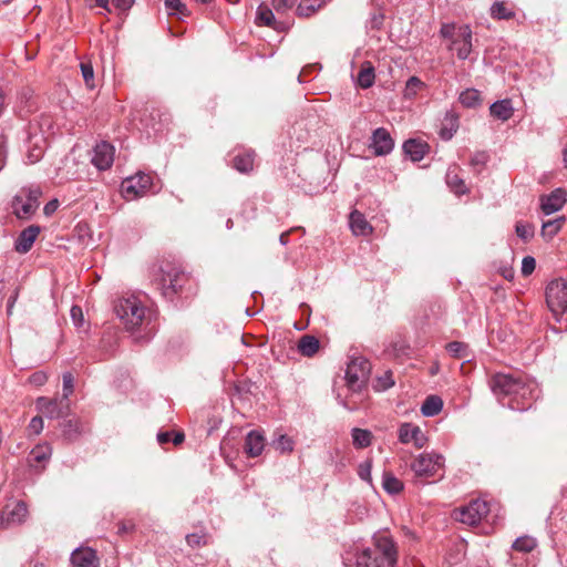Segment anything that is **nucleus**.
Returning a JSON list of instances; mask_svg holds the SVG:
<instances>
[{"label":"nucleus","instance_id":"nucleus-1","mask_svg":"<svg viewBox=\"0 0 567 567\" xmlns=\"http://www.w3.org/2000/svg\"><path fill=\"white\" fill-rule=\"evenodd\" d=\"M489 386L497 400L515 411H526L539 396L538 384L520 371L498 372L489 380Z\"/></svg>","mask_w":567,"mask_h":567},{"label":"nucleus","instance_id":"nucleus-2","mask_svg":"<svg viewBox=\"0 0 567 567\" xmlns=\"http://www.w3.org/2000/svg\"><path fill=\"white\" fill-rule=\"evenodd\" d=\"M440 34L450 41L449 49L455 51L458 59L465 60L470 56L473 33L468 24L443 23Z\"/></svg>","mask_w":567,"mask_h":567},{"label":"nucleus","instance_id":"nucleus-3","mask_svg":"<svg viewBox=\"0 0 567 567\" xmlns=\"http://www.w3.org/2000/svg\"><path fill=\"white\" fill-rule=\"evenodd\" d=\"M114 310L116 316L124 323L126 330L130 331H134L138 328L145 317V307L134 296L120 299Z\"/></svg>","mask_w":567,"mask_h":567},{"label":"nucleus","instance_id":"nucleus-4","mask_svg":"<svg viewBox=\"0 0 567 567\" xmlns=\"http://www.w3.org/2000/svg\"><path fill=\"white\" fill-rule=\"evenodd\" d=\"M371 371L370 362L363 358H353L346 370V381L352 394H359L365 386Z\"/></svg>","mask_w":567,"mask_h":567},{"label":"nucleus","instance_id":"nucleus-5","mask_svg":"<svg viewBox=\"0 0 567 567\" xmlns=\"http://www.w3.org/2000/svg\"><path fill=\"white\" fill-rule=\"evenodd\" d=\"M39 187H23L12 199V213L19 219H29L39 207L41 196Z\"/></svg>","mask_w":567,"mask_h":567},{"label":"nucleus","instance_id":"nucleus-6","mask_svg":"<svg viewBox=\"0 0 567 567\" xmlns=\"http://www.w3.org/2000/svg\"><path fill=\"white\" fill-rule=\"evenodd\" d=\"M368 549L379 556L383 565L395 567L399 558L398 546L388 532L374 534L372 547H368Z\"/></svg>","mask_w":567,"mask_h":567},{"label":"nucleus","instance_id":"nucleus-7","mask_svg":"<svg viewBox=\"0 0 567 567\" xmlns=\"http://www.w3.org/2000/svg\"><path fill=\"white\" fill-rule=\"evenodd\" d=\"M186 281V275L174 266L167 265L161 269L157 288L166 299H172Z\"/></svg>","mask_w":567,"mask_h":567},{"label":"nucleus","instance_id":"nucleus-8","mask_svg":"<svg viewBox=\"0 0 567 567\" xmlns=\"http://www.w3.org/2000/svg\"><path fill=\"white\" fill-rule=\"evenodd\" d=\"M546 302L555 317L567 313V282L556 279L546 288Z\"/></svg>","mask_w":567,"mask_h":567},{"label":"nucleus","instance_id":"nucleus-9","mask_svg":"<svg viewBox=\"0 0 567 567\" xmlns=\"http://www.w3.org/2000/svg\"><path fill=\"white\" fill-rule=\"evenodd\" d=\"M444 458L436 453H422L411 464L415 477L429 478L436 475L443 467Z\"/></svg>","mask_w":567,"mask_h":567},{"label":"nucleus","instance_id":"nucleus-10","mask_svg":"<svg viewBox=\"0 0 567 567\" xmlns=\"http://www.w3.org/2000/svg\"><path fill=\"white\" fill-rule=\"evenodd\" d=\"M488 504L483 499H473L468 505L455 511V519L463 524L474 526L478 524L488 513Z\"/></svg>","mask_w":567,"mask_h":567},{"label":"nucleus","instance_id":"nucleus-11","mask_svg":"<svg viewBox=\"0 0 567 567\" xmlns=\"http://www.w3.org/2000/svg\"><path fill=\"white\" fill-rule=\"evenodd\" d=\"M152 186V176L145 173H137L127 177L122 183V193L126 199H135L147 193Z\"/></svg>","mask_w":567,"mask_h":567},{"label":"nucleus","instance_id":"nucleus-12","mask_svg":"<svg viewBox=\"0 0 567 567\" xmlns=\"http://www.w3.org/2000/svg\"><path fill=\"white\" fill-rule=\"evenodd\" d=\"M37 408L50 419H60L69 413L70 402L69 400H64V398L48 399L41 396L37 400Z\"/></svg>","mask_w":567,"mask_h":567},{"label":"nucleus","instance_id":"nucleus-13","mask_svg":"<svg viewBox=\"0 0 567 567\" xmlns=\"http://www.w3.org/2000/svg\"><path fill=\"white\" fill-rule=\"evenodd\" d=\"M369 147L375 156H385L394 148V140L384 127H378L372 132Z\"/></svg>","mask_w":567,"mask_h":567},{"label":"nucleus","instance_id":"nucleus-14","mask_svg":"<svg viewBox=\"0 0 567 567\" xmlns=\"http://www.w3.org/2000/svg\"><path fill=\"white\" fill-rule=\"evenodd\" d=\"M114 146L103 141L95 145L91 162L99 171L109 169L114 162Z\"/></svg>","mask_w":567,"mask_h":567},{"label":"nucleus","instance_id":"nucleus-15","mask_svg":"<svg viewBox=\"0 0 567 567\" xmlns=\"http://www.w3.org/2000/svg\"><path fill=\"white\" fill-rule=\"evenodd\" d=\"M256 23L258 25L269 27L276 31H284L288 28L285 22L276 19L274 9L264 3L257 8Z\"/></svg>","mask_w":567,"mask_h":567},{"label":"nucleus","instance_id":"nucleus-16","mask_svg":"<svg viewBox=\"0 0 567 567\" xmlns=\"http://www.w3.org/2000/svg\"><path fill=\"white\" fill-rule=\"evenodd\" d=\"M52 455V447L49 444L35 445L28 456V463L37 471L44 470Z\"/></svg>","mask_w":567,"mask_h":567},{"label":"nucleus","instance_id":"nucleus-17","mask_svg":"<svg viewBox=\"0 0 567 567\" xmlns=\"http://www.w3.org/2000/svg\"><path fill=\"white\" fill-rule=\"evenodd\" d=\"M40 226L30 225L24 228L18 236L14 243L16 251L20 254H27L33 246L35 239L40 234Z\"/></svg>","mask_w":567,"mask_h":567},{"label":"nucleus","instance_id":"nucleus-18","mask_svg":"<svg viewBox=\"0 0 567 567\" xmlns=\"http://www.w3.org/2000/svg\"><path fill=\"white\" fill-rule=\"evenodd\" d=\"M399 439L404 444L413 442L419 449L423 447L426 441L421 429L411 423H404L400 426Z\"/></svg>","mask_w":567,"mask_h":567},{"label":"nucleus","instance_id":"nucleus-19","mask_svg":"<svg viewBox=\"0 0 567 567\" xmlns=\"http://www.w3.org/2000/svg\"><path fill=\"white\" fill-rule=\"evenodd\" d=\"M71 563L75 567H99L100 565L96 551L90 547L73 550Z\"/></svg>","mask_w":567,"mask_h":567},{"label":"nucleus","instance_id":"nucleus-20","mask_svg":"<svg viewBox=\"0 0 567 567\" xmlns=\"http://www.w3.org/2000/svg\"><path fill=\"white\" fill-rule=\"evenodd\" d=\"M265 446L266 439L261 432L252 430L246 435L244 451L249 457L261 455Z\"/></svg>","mask_w":567,"mask_h":567},{"label":"nucleus","instance_id":"nucleus-21","mask_svg":"<svg viewBox=\"0 0 567 567\" xmlns=\"http://www.w3.org/2000/svg\"><path fill=\"white\" fill-rule=\"evenodd\" d=\"M566 203V193L561 188L553 190L548 196L542 199V210L545 215H550L559 209Z\"/></svg>","mask_w":567,"mask_h":567},{"label":"nucleus","instance_id":"nucleus-22","mask_svg":"<svg viewBox=\"0 0 567 567\" xmlns=\"http://www.w3.org/2000/svg\"><path fill=\"white\" fill-rule=\"evenodd\" d=\"M349 225L354 236H368L372 234L373 228L364 217V215L358 210H353L349 216Z\"/></svg>","mask_w":567,"mask_h":567},{"label":"nucleus","instance_id":"nucleus-23","mask_svg":"<svg viewBox=\"0 0 567 567\" xmlns=\"http://www.w3.org/2000/svg\"><path fill=\"white\" fill-rule=\"evenodd\" d=\"M429 145L416 138H410L403 144V152L408 155L412 162H420L424 158Z\"/></svg>","mask_w":567,"mask_h":567},{"label":"nucleus","instance_id":"nucleus-24","mask_svg":"<svg viewBox=\"0 0 567 567\" xmlns=\"http://www.w3.org/2000/svg\"><path fill=\"white\" fill-rule=\"evenodd\" d=\"M255 157L256 153L252 150L238 153L233 158V167L241 174H249L254 171Z\"/></svg>","mask_w":567,"mask_h":567},{"label":"nucleus","instance_id":"nucleus-25","mask_svg":"<svg viewBox=\"0 0 567 567\" xmlns=\"http://www.w3.org/2000/svg\"><path fill=\"white\" fill-rule=\"evenodd\" d=\"M27 515L28 508L23 502H17L11 509L7 506L2 512V517L7 520V524H20Z\"/></svg>","mask_w":567,"mask_h":567},{"label":"nucleus","instance_id":"nucleus-26","mask_svg":"<svg viewBox=\"0 0 567 567\" xmlns=\"http://www.w3.org/2000/svg\"><path fill=\"white\" fill-rule=\"evenodd\" d=\"M60 426L62 429V436L69 442L78 440L84 432V429L78 419L65 420L60 424Z\"/></svg>","mask_w":567,"mask_h":567},{"label":"nucleus","instance_id":"nucleus-27","mask_svg":"<svg viewBox=\"0 0 567 567\" xmlns=\"http://www.w3.org/2000/svg\"><path fill=\"white\" fill-rule=\"evenodd\" d=\"M458 128V116L455 113L447 112L440 128V137L449 141L453 137Z\"/></svg>","mask_w":567,"mask_h":567},{"label":"nucleus","instance_id":"nucleus-28","mask_svg":"<svg viewBox=\"0 0 567 567\" xmlns=\"http://www.w3.org/2000/svg\"><path fill=\"white\" fill-rule=\"evenodd\" d=\"M298 351L303 357H313L320 348V342L315 336L305 334L298 341Z\"/></svg>","mask_w":567,"mask_h":567},{"label":"nucleus","instance_id":"nucleus-29","mask_svg":"<svg viewBox=\"0 0 567 567\" xmlns=\"http://www.w3.org/2000/svg\"><path fill=\"white\" fill-rule=\"evenodd\" d=\"M446 185L456 195H463L467 193V187L464 181L460 177L457 173V167H450L445 175Z\"/></svg>","mask_w":567,"mask_h":567},{"label":"nucleus","instance_id":"nucleus-30","mask_svg":"<svg viewBox=\"0 0 567 567\" xmlns=\"http://www.w3.org/2000/svg\"><path fill=\"white\" fill-rule=\"evenodd\" d=\"M489 112L492 116L501 120V121H507L513 116L514 109L512 105L511 100H501L494 102L491 107Z\"/></svg>","mask_w":567,"mask_h":567},{"label":"nucleus","instance_id":"nucleus-31","mask_svg":"<svg viewBox=\"0 0 567 567\" xmlns=\"http://www.w3.org/2000/svg\"><path fill=\"white\" fill-rule=\"evenodd\" d=\"M355 567H389L382 564V559L365 548L355 557Z\"/></svg>","mask_w":567,"mask_h":567},{"label":"nucleus","instance_id":"nucleus-32","mask_svg":"<svg viewBox=\"0 0 567 567\" xmlns=\"http://www.w3.org/2000/svg\"><path fill=\"white\" fill-rule=\"evenodd\" d=\"M375 73L372 63L369 61L363 62L358 73V84L362 89H369L373 85Z\"/></svg>","mask_w":567,"mask_h":567},{"label":"nucleus","instance_id":"nucleus-33","mask_svg":"<svg viewBox=\"0 0 567 567\" xmlns=\"http://www.w3.org/2000/svg\"><path fill=\"white\" fill-rule=\"evenodd\" d=\"M443 409V400L437 395H429L422 406L421 412L424 416L437 415Z\"/></svg>","mask_w":567,"mask_h":567},{"label":"nucleus","instance_id":"nucleus-34","mask_svg":"<svg viewBox=\"0 0 567 567\" xmlns=\"http://www.w3.org/2000/svg\"><path fill=\"white\" fill-rule=\"evenodd\" d=\"M491 16L497 20H509L515 17V12L504 1H495L491 7Z\"/></svg>","mask_w":567,"mask_h":567},{"label":"nucleus","instance_id":"nucleus-35","mask_svg":"<svg viewBox=\"0 0 567 567\" xmlns=\"http://www.w3.org/2000/svg\"><path fill=\"white\" fill-rule=\"evenodd\" d=\"M271 446L280 454H289L295 449L293 440L286 434H278L271 441Z\"/></svg>","mask_w":567,"mask_h":567},{"label":"nucleus","instance_id":"nucleus-36","mask_svg":"<svg viewBox=\"0 0 567 567\" xmlns=\"http://www.w3.org/2000/svg\"><path fill=\"white\" fill-rule=\"evenodd\" d=\"M351 436L352 443L357 449H364L371 444L372 433L369 430L354 427L352 429Z\"/></svg>","mask_w":567,"mask_h":567},{"label":"nucleus","instance_id":"nucleus-37","mask_svg":"<svg viewBox=\"0 0 567 567\" xmlns=\"http://www.w3.org/2000/svg\"><path fill=\"white\" fill-rule=\"evenodd\" d=\"M382 486L389 494H398L403 489V483L396 478L391 472H383Z\"/></svg>","mask_w":567,"mask_h":567},{"label":"nucleus","instance_id":"nucleus-38","mask_svg":"<svg viewBox=\"0 0 567 567\" xmlns=\"http://www.w3.org/2000/svg\"><path fill=\"white\" fill-rule=\"evenodd\" d=\"M324 4V0H303L297 6V14L299 17H310Z\"/></svg>","mask_w":567,"mask_h":567},{"label":"nucleus","instance_id":"nucleus-39","mask_svg":"<svg viewBox=\"0 0 567 567\" xmlns=\"http://www.w3.org/2000/svg\"><path fill=\"white\" fill-rule=\"evenodd\" d=\"M460 102L465 107H476L481 104V93L475 89H467L461 93Z\"/></svg>","mask_w":567,"mask_h":567},{"label":"nucleus","instance_id":"nucleus-40","mask_svg":"<svg viewBox=\"0 0 567 567\" xmlns=\"http://www.w3.org/2000/svg\"><path fill=\"white\" fill-rule=\"evenodd\" d=\"M445 349L452 357L456 359H466L470 355L468 346L461 341L449 342Z\"/></svg>","mask_w":567,"mask_h":567},{"label":"nucleus","instance_id":"nucleus-41","mask_svg":"<svg viewBox=\"0 0 567 567\" xmlns=\"http://www.w3.org/2000/svg\"><path fill=\"white\" fill-rule=\"evenodd\" d=\"M537 546V542L530 536H520L513 543V549L520 553H530Z\"/></svg>","mask_w":567,"mask_h":567},{"label":"nucleus","instance_id":"nucleus-42","mask_svg":"<svg viewBox=\"0 0 567 567\" xmlns=\"http://www.w3.org/2000/svg\"><path fill=\"white\" fill-rule=\"evenodd\" d=\"M165 8L171 16H178L179 18H184L189 14L186 6L182 2V0H165Z\"/></svg>","mask_w":567,"mask_h":567},{"label":"nucleus","instance_id":"nucleus-43","mask_svg":"<svg viewBox=\"0 0 567 567\" xmlns=\"http://www.w3.org/2000/svg\"><path fill=\"white\" fill-rule=\"evenodd\" d=\"M516 235L524 241H528L534 237L535 228L529 223L518 221L515 226Z\"/></svg>","mask_w":567,"mask_h":567},{"label":"nucleus","instance_id":"nucleus-44","mask_svg":"<svg viewBox=\"0 0 567 567\" xmlns=\"http://www.w3.org/2000/svg\"><path fill=\"white\" fill-rule=\"evenodd\" d=\"M298 0H271V7L278 16H285L297 6Z\"/></svg>","mask_w":567,"mask_h":567},{"label":"nucleus","instance_id":"nucleus-45","mask_svg":"<svg viewBox=\"0 0 567 567\" xmlns=\"http://www.w3.org/2000/svg\"><path fill=\"white\" fill-rule=\"evenodd\" d=\"M563 219L548 220L542 226V235L544 237H554L560 229Z\"/></svg>","mask_w":567,"mask_h":567},{"label":"nucleus","instance_id":"nucleus-46","mask_svg":"<svg viewBox=\"0 0 567 567\" xmlns=\"http://www.w3.org/2000/svg\"><path fill=\"white\" fill-rule=\"evenodd\" d=\"M62 381H63L62 398H64V400H69L70 395H72V393L74 392V383H75L74 377L71 372H64L62 375Z\"/></svg>","mask_w":567,"mask_h":567},{"label":"nucleus","instance_id":"nucleus-47","mask_svg":"<svg viewBox=\"0 0 567 567\" xmlns=\"http://www.w3.org/2000/svg\"><path fill=\"white\" fill-rule=\"evenodd\" d=\"M487 161L488 154L486 152H476L472 155L470 165L473 168L481 171L486 165Z\"/></svg>","mask_w":567,"mask_h":567},{"label":"nucleus","instance_id":"nucleus-48","mask_svg":"<svg viewBox=\"0 0 567 567\" xmlns=\"http://www.w3.org/2000/svg\"><path fill=\"white\" fill-rule=\"evenodd\" d=\"M371 470H372V461L365 460L364 462L359 464L358 467V475L362 481H365L371 484L372 477H371Z\"/></svg>","mask_w":567,"mask_h":567},{"label":"nucleus","instance_id":"nucleus-49","mask_svg":"<svg viewBox=\"0 0 567 567\" xmlns=\"http://www.w3.org/2000/svg\"><path fill=\"white\" fill-rule=\"evenodd\" d=\"M81 72L85 84L89 87H94V71L90 63H81Z\"/></svg>","mask_w":567,"mask_h":567},{"label":"nucleus","instance_id":"nucleus-50","mask_svg":"<svg viewBox=\"0 0 567 567\" xmlns=\"http://www.w3.org/2000/svg\"><path fill=\"white\" fill-rule=\"evenodd\" d=\"M186 542L190 547H199L206 545V534L204 533H192L186 536Z\"/></svg>","mask_w":567,"mask_h":567},{"label":"nucleus","instance_id":"nucleus-51","mask_svg":"<svg viewBox=\"0 0 567 567\" xmlns=\"http://www.w3.org/2000/svg\"><path fill=\"white\" fill-rule=\"evenodd\" d=\"M535 267H536V260L534 257H532V256L524 257L523 261H522V269H520L522 275L529 276L535 270Z\"/></svg>","mask_w":567,"mask_h":567},{"label":"nucleus","instance_id":"nucleus-52","mask_svg":"<svg viewBox=\"0 0 567 567\" xmlns=\"http://www.w3.org/2000/svg\"><path fill=\"white\" fill-rule=\"evenodd\" d=\"M422 86L423 82L419 78L411 76L406 82V94H415Z\"/></svg>","mask_w":567,"mask_h":567},{"label":"nucleus","instance_id":"nucleus-53","mask_svg":"<svg viewBox=\"0 0 567 567\" xmlns=\"http://www.w3.org/2000/svg\"><path fill=\"white\" fill-rule=\"evenodd\" d=\"M29 429L34 434H40L41 431L43 430V420H42V417H40V416L32 417L31 421H30V424H29Z\"/></svg>","mask_w":567,"mask_h":567},{"label":"nucleus","instance_id":"nucleus-54","mask_svg":"<svg viewBox=\"0 0 567 567\" xmlns=\"http://www.w3.org/2000/svg\"><path fill=\"white\" fill-rule=\"evenodd\" d=\"M71 317L75 326H81L83 321L82 309L79 306H73L71 308Z\"/></svg>","mask_w":567,"mask_h":567},{"label":"nucleus","instance_id":"nucleus-55","mask_svg":"<svg viewBox=\"0 0 567 567\" xmlns=\"http://www.w3.org/2000/svg\"><path fill=\"white\" fill-rule=\"evenodd\" d=\"M47 381V375L43 372H35L30 377V382L35 385H42Z\"/></svg>","mask_w":567,"mask_h":567},{"label":"nucleus","instance_id":"nucleus-56","mask_svg":"<svg viewBox=\"0 0 567 567\" xmlns=\"http://www.w3.org/2000/svg\"><path fill=\"white\" fill-rule=\"evenodd\" d=\"M116 8L121 10H127L134 3V0H113Z\"/></svg>","mask_w":567,"mask_h":567},{"label":"nucleus","instance_id":"nucleus-57","mask_svg":"<svg viewBox=\"0 0 567 567\" xmlns=\"http://www.w3.org/2000/svg\"><path fill=\"white\" fill-rule=\"evenodd\" d=\"M172 440V433L171 432H159L157 434V441L159 444L164 445Z\"/></svg>","mask_w":567,"mask_h":567},{"label":"nucleus","instance_id":"nucleus-58","mask_svg":"<svg viewBox=\"0 0 567 567\" xmlns=\"http://www.w3.org/2000/svg\"><path fill=\"white\" fill-rule=\"evenodd\" d=\"M339 403H340L343 408L348 409L349 411H354V410H357V409H358V403H357V402H351V401H349V400H343V399H340V398H339Z\"/></svg>","mask_w":567,"mask_h":567},{"label":"nucleus","instance_id":"nucleus-59","mask_svg":"<svg viewBox=\"0 0 567 567\" xmlns=\"http://www.w3.org/2000/svg\"><path fill=\"white\" fill-rule=\"evenodd\" d=\"M42 151L40 148L32 151L28 154L29 162L31 164L38 162L41 157Z\"/></svg>","mask_w":567,"mask_h":567},{"label":"nucleus","instance_id":"nucleus-60","mask_svg":"<svg viewBox=\"0 0 567 567\" xmlns=\"http://www.w3.org/2000/svg\"><path fill=\"white\" fill-rule=\"evenodd\" d=\"M6 163V147L2 141H0V171L3 168Z\"/></svg>","mask_w":567,"mask_h":567},{"label":"nucleus","instance_id":"nucleus-61","mask_svg":"<svg viewBox=\"0 0 567 567\" xmlns=\"http://www.w3.org/2000/svg\"><path fill=\"white\" fill-rule=\"evenodd\" d=\"M382 382V389H389L394 384V381L391 379V375H386L384 379H380Z\"/></svg>","mask_w":567,"mask_h":567},{"label":"nucleus","instance_id":"nucleus-62","mask_svg":"<svg viewBox=\"0 0 567 567\" xmlns=\"http://www.w3.org/2000/svg\"><path fill=\"white\" fill-rule=\"evenodd\" d=\"M184 439L185 435L183 432H176L171 441L174 443V445H179L184 441Z\"/></svg>","mask_w":567,"mask_h":567},{"label":"nucleus","instance_id":"nucleus-63","mask_svg":"<svg viewBox=\"0 0 567 567\" xmlns=\"http://www.w3.org/2000/svg\"><path fill=\"white\" fill-rule=\"evenodd\" d=\"M56 206H58V202L56 200H52V202L48 203L45 205V207H44V213L47 215L51 214L52 212L55 210Z\"/></svg>","mask_w":567,"mask_h":567},{"label":"nucleus","instance_id":"nucleus-64","mask_svg":"<svg viewBox=\"0 0 567 567\" xmlns=\"http://www.w3.org/2000/svg\"><path fill=\"white\" fill-rule=\"evenodd\" d=\"M95 2V4L100 8H103V9H106L107 11H110L109 9V2L110 0H93Z\"/></svg>","mask_w":567,"mask_h":567}]
</instances>
